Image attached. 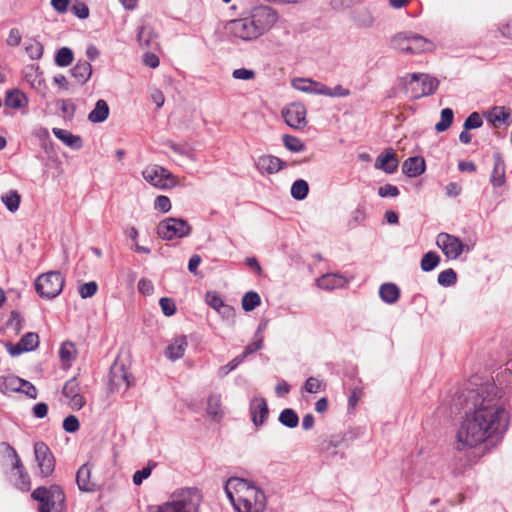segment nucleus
I'll return each mask as SVG.
<instances>
[{
	"instance_id": "obj_56",
	"label": "nucleus",
	"mask_w": 512,
	"mask_h": 512,
	"mask_svg": "<svg viewBox=\"0 0 512 512\" xmlns=\"http://www.w3.org/2000/svg\"><path fill=\"white\" fill-rule=\"evenodd\" d=\"M79 427L80 423L75 415H69L63 421V429L67 433H75L76 431H78Z\"/></svg>"
},
{
	"instance_id": "obj_2",
	"label": "nucleus",
	"mask_w": 512,
	"mask_h": 512,
	"mask_svg": "<svg viewBox=\"0 0 512 512\" xmlns=\"http://www.w3.org/2000/svg\"><path fill=\"white\" fill-rule=\"evenodd\" d=\"M277 12L269 6H257L246 17L230 20L226 32L243 41H252L269 31L277 22Z\"/></svg>"
},
{
	"instance_id": "obj_9",
	"label": "nucleus",
	"mask_w": 512,
	"mask_h": 512,
	"mask_svg": "<svg viewBox=\"0 0 512 512\" xmlns=\"http://www.w3.org/2000/svg\"><path fill=\"white\" fill-rule=\"evenodd\" d=\"M191 226L182 218L169 217L162 220L157 226V234L163 240L183 238L191 233Z\"/></svg>"
},
{
	"instance_id": "obj_12",
	"label": "nucleus",
	"mask_w": 512,
	"mask_h": 512,
	"mask_svg": "<svg viewBox=\"0 0 512 512\" xmlns=\"http://www.w3.org/2000/svg\"><path fill=\"white\" fill-rule=\"evenodd\" d=\"M131 374L126 370L123 363L115 361L109 372L110 391H126L131 386Z\"/></svg>"
},
{
	"instance_id": "obj_24",
	"label": "nucleus",
	"mask_w": 512,
	"mask_h": 512,
	"mask_svg": "<svg viewBox=\"0 0 512 512\" xmlns=\"http://www.w3.org/2000/svg\"><path fill=\"white\" fill-rule=\"evenodd\" d=\"M292 84L293 87L299 91L316 95H323V93L320 92V90L326 88L325 84L314 81L312 79L299 78L294 80Z\"/></svg>"
},
{
	"instance_id": "obj_29",
	"label": "nucleus",
	"mask_w": 512,
	"mask_h": 512,
	"mask_svg": "<svg viewBox=\"0 0 512 512\" xmlns=\"http://www.w3.org/2000/svg\"><path fill=\"white\" fill-rule=\"evenodd\" d=\"M109 116V106L103 99H99L95 103L94 109L89 113L88 120L91 123H102Z\"/></svg>"
},
{
	"instance_id": "obj_64",
	"label": "nucleus",
	"mask_w": 512,
	"mask_h": 512,
	"mask_svg": "<svg viewBox=\"0 0 512 512\" xmlns=\"http://www.w3.org/2000/svg\"><path fill=\"white\" fill-rule=\"evenodd\" d=\"M21 33L17 28H12L7 37L6 43L9 46L16 47L21 43Z\"/></svg>"
},
{
	"instance_id": "obj_32",
	"label": "nucleus",
	"mask_w": 512,
	"mask_h": 512,
	"mask_svg": "<svg viewBox=\"0 0 512 512\" xmlns=\"http://www.w3.org/2000/svg\"><path fill=\"white\" fill-rule=\"evenodd\" d=\"M156 34L148 26L140 27L137 33V40L142 47L151 48L156 44Z\"/></svg>"
},
{
	"instance_id": "obj_39",
	"label": "nucleus",
	"mask_w": 512,
	"mask_h": 512,
	"mask_svg": "<svg viewBox=\"0 0 512 512\" xmlns=\"http://www.w3.org/2000/svg\"><path fill=\"white\" fill-rule=\"evenodd\" d=\"M1 200L10 212H15L19 208L21 197L16 190H10L2 195Z\"/></svg>"
},
{
	"instance_id": "obj_15",
	"label": "nucleus",
	"mask_w": 512,
	"mask_h": 512,
	"mask_svg": "<svg viewBox=\"0 0 512 512\" xmlns=\"http://www.w3.org/2000/svg\"><path fill=\"white\" fill-rule=\"evenodd\" d=\"M62 393L70 399L69 405L74 410H80L86 403L84 397L80 394L79 383L75 377L65 383Z\"/></svg>"
},
{
	"instance_id": "obj_61",
	"label": "nucleus",
	"mask_w": 512,
	"mask_h": 512,
	"mask_svg": "<svg viewBox=\"0 0 512 512\" xmlns=\"http://www.w3.org/2000/svg\"><path fill=\"white\" fill-rule=\"evenodd\" d=\"M155 209L167 213L171 209V201L167 196L160 195L155 200Z\"/></svg>"
},
{
	"instance_id": "obj_33",
	"label": "nucleus",
	"mask_w": 512,
	"mask_h": 512,
	"mask_svg": "<svg viewBox=\"0 0 512 512\" xmlns=\"http://www.w3.org/2000/svg\"><path fill=\"white\" fill-rule=\"evenodd\" d=\"M21 378L15 375L1 376L0 377V391L5 392H18L21 387Z\"/></svg>"
},
{
	"instance_id": "obj_49",
	"label": "nucleus",
	"mask_w": 512,
	"mask_h": 512,
	"mask_svg": "<svg viewBox=\"0 0 512 512\" xmlns=\"http://www.w3.org/2000/svg\"><path fill=\"white\" fill-rule=\"evenodd\" d=\"M162 313L167 316L171 317L176 312V304L175 301L172 298L169 297H162L159 301Z\"/></svg>"
},
{
	"instance_id": "obj_45",
	"label": "nucleus",
	"mask_w": 512,
	"mask_h": 512,
	"mask_svg": "<svg viewBox=\"0 0 512 512\" xmlns=\"http://www.w3.org/2000/svg\"><path fill=\"white\" fill-rule=\"evenodd\" d=\"M76 355V349L72 342H64L59 350V356L63 362H71Z\"/></svg>"
},
{
	"instance_id": "obj_40",
	"label": "nucleus",
	"mask_w": 512,
	"mask_h": 512,
	"mask_svg": "<svg viewBox=\"0 0 512 512\" xmlns=\"http://www.w3.org/2000/svg\"><path fill=\"white\" fill-rule=\"evenodd\" d=\"M73 51L68 47L60 48L55 55V63L59 67H67L73 62Z\"/></svg>"
},
{
	"instance_id": "obj_6",
	"label": "nucleus",
	"mask_w": 512,
	"mask_h": 512,
	"mask_svg": "<svg viewBox=\"0 0 512 512\" xmlns=\"http://www.w3.org/2000/svg\"><path fill=\"white\" fill-rule=\"evenodd\" d=\"M31 497L39 502L38 512H61L65 508V493L59 485H51L49 488L40 486L32 492Z\"/></svg>"
},
{
	"instance_id": "obj_46",
	"label": "nucleus",
	"mask_w": 512,
	"mask_h": 512,
	"mask_svg": "<svg viewBox=\"0 0 512 512\" xmlns=\"http://www.w3.org/2000/svg\"><path fill=\"white\" fill-rule=\"evenodd\" d=\"M21 346L26 348V352L35 350L39 345L38 334L33 332L26 333L21 339Z\"/></svg>"
},
{
	"instance_id": "obj_60",
	"label": "nucleus",
	"mask_w": 512,
	"mask_h": 512,
	"mask_svg": "<svg viewBox=\"0 0 512 512\" xmlns=\"http://www.w3.org/2000/svg\"><path fill=\"white\" fill-rule=\"evenodd\" d=\"M2 445L5 446L6 450L10 452V456L13 459V468L16 469L17 471L25 469L16 450L10 444H8L6 442H3Z\"/></svg>"
},
{
	"instance_id": "obj_43",
	"label": "nucleus",
	"mask_w": 512,
	"mask_h": 512,
	"mask_svg": "<svg viewBox=\"0 0 512 512\" xmlns=\"http://www.w3.org/2000/svg\"><path fill=\"white\" fill-rule=\"evenodd\" d=\"M283 144L291 152L298 153L305 150V144L298 137L292 135H284Z\"/></svg>"
},
{
	"instance_id": "obj_51",
	"label": "nucleus",
	"mask_w": 512,
	"mask_h": 512,
	"mask_svg": "<svg viewBox=\"0 0 512 512\" xmlns=\"http://www.w3.org/2000/svg\"><path fill=\"white\" fill-rule=\"evenodd\" d=\"M205 301L212 309L217 311L225 302L215 291H209L205 295Z\"/></svg>"
},
{
	"instance_id": "obj_14",
	"label": "nucleus",
	"mask_w": 512,
	"mask_h": 512,
	"mask_svg": "<svg viewBox=\"0 0 512 512\" xmlns=\"http://www.w3.org/2000/svg\"><path fill=\"white\" fill-rule=\"evenodd\" d=\"M306 115V107L299 102L291 103L282 110L286 124L297 130L303 129L307 125Z\"/></svg>"
},
{
	"instance_id": "obj_28",
	"label": "nucleus",
	"mask_w": 512,
	"mask_h": 512,
	"mask_svg": "<svg viewBox=\"0 0 512 512\" xmlns=\"http://www.w3.org/2000/svg\"><path fill=\"white\" fill-rule=\"evenodd\" d=\"M381 300L387 304H394L400 298V289L394 283H384L379 288Z\"/></svg>"
},
{
	"instance_id": "obj_23",
	"label": "nucleus",
	"mask_w": 512,
	"mask_h": 512,
	"mask_svg": "<svg viewBox=\"0 0 512 512\" xmlns=\"http://www.w3.org/2000/svg\"><path fill=\"white\" fill-rule=\"evenodd\" d=\"M52 132L57 139L62 141L68 147L74 150H79L82 148L83 143L80 136L74 135L68 130L61 128H53Z\"/></svg>"
},
{
	"instance_id": "obj_38",
	"label": "nucleus",
	"mask_w": 512,
	"mask_h": 512,
	"mask_svg": "<svg viewBox=\"0 0 512 512\" xmlns=\"http://www.w3.org/2000/svg\"><path fill=\"white\" fill-rule=\"evenodd\" d=\"M309 192L308 183L303 179L296 180L291 186V196L296 200H303Z\"/></svg>"
},
{
	"instance_id": "obj_37",
	"label": "nucleus",
	"mask_w": 512,
	"mask_h": 512,
	"mask_svg": "<svg viewBox=\"0 0 512 512\" xmlns=\"http://www.w3.org/2000/svg\"><path fill=\"white\" fill-rule=\"evenodd\" d=\"M261 303L259 294L255 291H249L242 297V308L246 312H250L258 307Z\"/></svg>"
},
{
	"instance_id": "obj_44",
	"label": "nucleus",
	"mask_w": 512,
	"mask_h": 512,
	"mask_svg": "<svg viewBox=\"0 0 512 512\" xmlns=\"http://www.w3.org/2000/svg\"><path fill=\"white\" fill-rule=\"evenodd\" d=\"M438 284L443 287H449L451 285H454L457 281V274L456 272L449 268L439 273L438 275Z\"/></svg>"
},
{
	"instance_id": "obj_35",
	"label": "nucleus",
	"mask_w": 512,
	"mask_h": 512,
	"mask_svg": "<svg viewBox=\"0 0 512 512\" xmlns=\"http://www.w3.org/2000/svg\"><path fill=\"white\" fill-rule=\"evenodd\" d=\"M342 280V276L338 274H326L318 280V285L323 289L332 290L341 286Z\"/></svg>"
},
{
	"instance_id": "obj_1",
	"label": "nucleus",
	"mask_w": 512,
	"mask_h": 512,
	"mask_svg": "<svg viewBox=\"0 0 512 512\" xmlns=\"http://www.w3.org/2000/svg\"><path fill=\"white\" fill-rule=\"evenodd\" d=\"M509 426V415L500 404L494 385L481 386L474 398V410L466 413L456 434V449L474 448L501 437Z\"/></svg>"
},
{
	"instance_id": "obj_7",
	"label": "nucleus",
	"mask_w": 512,
	"mask_h": 512,
	"mask_svg": "<svg viewBox=\"0 0 512 512\" xmlns=\"http://www.w3.org/2000/svg\"><path fill=\"white\" fill-rule=\"evenodd\" d=\"M408 77L410 79L405 81V88L412 99L432 95L439 85L437 78L427 74L412 73Z\"/></svg>"
},
{
	"instance_id": "obj_21",
	"label": "nucleus",
	"mask_w": 512,
	"mask_h": 512,
	"mask_svg": "<svg viewBox=\"0 0 512 512\" xmlns=\"http://www.w3.org/2000/svg\"><path fill=\"white\" fill-rule=\"evenodd\" d=\"M425 171V160L422 157H409L403 162L402 172L408 177H418Z\"/></svg>"
},
{
	"instance_id": "obj_50",
	"label": "nucleus",
	"mask_w": 512,
	"mask_h": 512,
	"mask_svg": "<svg viewBox=\"0 0 512 512\" xmlns=\"http://www.w3.org/2000/svg\"><path fill=\"white\" fill-rule=\"evenodd\" d=\"M244 361V356H237L234 359H232L228 364L221 366L218 369V376L219 377H225L228 375L231 371L237 368V366Z\"/></svg>"
},
{
	"instance_id": "obj_19",
	"label": "nucleus",
	"mask_w": 512,
	"mask_h": 512,
	"mask_svg": "<svg viewBox=\"0 0 512 512\" xmlns=\"http://www.w3.org/2000/svg\"><path fill=\"white\" fill-rule=\"evenodd\" d=\"M494 166L490 176V183L493 187H502L506 183V167L500 153L493 155Z\"/></svg>"
},
{
	"instance_id": "obj_17",
	"label": "nucleus",
	"mask_w": 512,
	"mask_h": 512,
	"mask_svg": "<svg viewBox=\"0 0 512 512\" xmlns=\"http://www.w3.org/2000/svg\"><path fill=\"white\" fill-rule=\"evenodd\" d=\"M399 165L398 158L392 148H387L375 160L374 167L387 174H393Z\"/></svg>"
},
{
	"instance_id": "obj_55",
	"label": "nucleus",
	"mask_w": 512,
	"mask_h": 512,
	"mask_svg": "<svg viewBox=\"0 0 512 512\" xmlns=\"http://www.w3.org/2000/svg\"><path fill=\"white\" fill-rule=\"evenodd\" d=\"M71 10L79 19H86L89 17V8L84 2L76 1Z\"/></svg>"
},
{
	"instance_id": "obj_41",
	"label": "nucleus",
	"mask_w": 512,
	"mask_h": 512,
	"mask_svg": "<svg viewBox=\"0 0 512 512\" xmlns=\"http://www.w3.org/2000/svg\"><path fill=\"white\" fill-rule=\"evenodd\" d=\"M454 118V113L451 108H444L441 111V119L435 125V130L437 132L446 131L452 124Z\"/></svg>"
},
{
	"instance_id": "obj_54",
	"label": "nucleus",
	"mask_w": 512,
	"mask_h": 512,
	"mask_svg": "<svg viewBox=\"0 0 512 512\" xmlns=\"http://www.w3.org/2000/svg\"><path fill=\"white\" fill-rule=\"evenodd\" d=\"M97 289V283L95 281H90L79 287V294L83 299L90 298L95 295Z\"/></svg>"
},
{
	"instance_id": "obj_26",
	"label": "nucleus",
	"mask_w": 512,
	"mask_h": 512,
	"mask_svg": "<svg viewBox=\"0 0 512 512\" xmlns=\"http://www.w3.org/2000/svg\"><path fill=\"white\" fill-rule=\"evenodd\" d=\"M72 77L81 85L85 84L92 75V66L88 61H78L70 70Z\"/></svg>"
},
{
	"instance_id": "obj_59",
	"label": "nucleus",
	"mask_w": 512,
	"mask_h": 512,
	"mask_svg": "<svg viewBox=\"0 0 512 512\" xmlns=\"http://www.w3.org/2000/svg\"><path fill=\"white\" fill-rule=\"evenodd\" d=\"M18 472V481L16 482V486L22 491H28L30 489V477L25 469H22Z\"/></svg>"
},
{
	"instance_id": "obj_52",
	"label": "nucleus",
	"mask_w": 512,
	"mask_h": 512,
	"mask_svg": "<svg viewBox=\"0 0 512 512\" xmlns=\"http://www.w3.org/2000/svg\"><path fill=\"white\" fill-rule=\"evenodd\" d=\"M483 125V121L477 112L471 113L463 124L465 130L477 129Z\"/></svg>"
},
{
	"instance_id": "obj_34",
	"label": "nucleus",
	"mask_w": 512,
	"mask_h": 512,
	"mask_svg": "<svg viewBox=\"0 0 512 512\" xmlns=\"http://www.w3.org/2000/svg\"><path fill=\"white\" fill-rule=\"evenodd\" d=\"M279 422L287 428H295L299 424L297 413L291 408H285L279 415Z\"/></svg>"
},
{
	"instance_id": "obj_18",
	"label": "nucleus",
	"mask_w": 512,
	"mask_h": 512,
	"mask_svg": "<svg viewBox=\"0 0 512 512\" xmlns=\"http://www.w3.org/2000/svg\"><path fill=\"white\" fill-rule=\"evenodd\" d=\"M251 419L255 426H261L268 418L269 410L263 397H255L250 401Z\"/></svg>"
},
{
	"instance_id": "obj_62",
	"label": "nucleus",
	"mask_w": 512,
	"mask_h": 512,
	"mask_svg": "<svg viewBox=\"0 0 512 512\" xmlns=\"http://www.w3.org/2000/svg\"><path fill=\"white\" fill-rule=\"evenodd\" d=\"M232 76L239 80H251L255 78V72L250 69L239 68L233 71Z\"/></svg>"
},
{
	"instance_id": "obj_13",
	"label": "nucleus",
	"mask_w": 512,
	"mask_h": 512,
	"mask_svg": "<svg viewBox=\"0 0 512 512\" xmlns=\"http://www.w3.org/2000/svg\"><path fill=\"white\" fill-rule=\"evenodd\" d=\"M34 455L42 477L50 476L55 469V458L50 448L42 441L34 444Z\"/></svg>"
},
{
	"instance_id": "obj_47",
	"label": "nucleus",
	"mask_w": 512,
	"mask_h": 512,
	"mask_svg": "<svg viewBox=\"0 0 512 512\" xmlns=\"http://www.w3.org/2000/svg\"><path fill=\"white\" fill-rule=\"evenodd\" d=\"M7 326L11 328L15 333H20L24 327V319L17 311H12L7 321Z\"/></svg>"
},
{
	"instance_id": "obj_11",
	"label": "nucleus",
	"mask_w": 512,
	"mask_h": 512,
	"mask_svg": "<svg viewBox=\"0 0 512 512\" xmlns=\"http://www.w3.org/2000/svg\"><path fill=\"white\" fill-rule=\"evenodd\" d=\"M436 245L448 259H457L464 251L462 240L454 235L442 232L436 237Z\"/></svg>"
},
{
	"instance_id": "obj_22",
	"label": "nucleus",
	"mask_w": 512,
	"mask_h": 512,
	"mask_svg": "<svg viewBox=\"0 0 512 512\" xmlns=\"http://www.w3.org/2000/svg\"><path fill=\"white\" fill-rule=\"evenodd\" d=\"M91 468L88 464H83L76 473V483L83 492H92L95 490V484L90 480Z\"/></svg>"
},
{
	"instance_id": "obj_30",
	"label": "nucleus",
	"mask_w": 512,
	"mask_h": 512,
	"mask_svg": "<svg viewBox=\"0 0 512 512\" xmlns=\"http://www.w3.org/2000/svg\"><path fill=\"white\" fill-rule=\"evenodd\" d=\"M353 20L359 28H371L374 25L375 18L367 8H361L354 12Z\"/></svg>"
},
{
	"instance_id": "obj_4",
	"label": "nucleus",
	"mask_w": 512,
	"mask_h": 512,
	"mask_svg": "<svg viewBox=\"0 0 512 512\" xmlns=\"http://www.w3.org/2000/svg\"><path fill=\"white\" fill-rule=\"evenodd\" d=\"M390 44L394 50L406 54L430 52L435 48L432 41L412 31L394 34L390 39Z\"/></svg>"
},
{
	"instance_id": "obj_8",
	"label": "nucleus",
	"mask_w": 512,
	"mask_h": 512,
	"mask_svg": "<svg viewBox=\"0 0 512 512\" xmlns=\"http://www.w3.org/2000/svg\"><path fill=\"white\" fill-rule=\"evenodd\" d=\"M64 283V277L59 271H49L38 276L35 289L40 297L53 299L62 292Z\"/></svg>"
},
{
	"instance_id": "obj_25",
	"label": "nucleus",
	"mask_w": 512,
	"mask_h": 512,
	"mask_svg": "<svg viewBox=\"0 0 512 512\" xmlns=\"http://www.w3.org/2000/svg\"><path fill=\"white\" fill-rule=\"evenodd\" d=\"M4 103L7 107L18 110L27 107L28 98L22 91L13 89L7 91Z\"/></svg>"
},
{
	"instance_id": "obj_42",
	"label": "nucleus",
	"mask_w": 512,
	"mask_h": 512,
	"mask_svg": "<svg viewBox=\"0 0 512 512\" xmlns=\"http://www.w3.org/2000/svg\"><path fill=\"white\" fill-rule=\"evenodd\" d=\"M510 114L502 106L493 107L488 113V120L497 126V123L505 122L509 118Z\"/></svg>"
},
{
	"instance_id": "obj_57",
	"label": "nucleus",
	"mask_w": 512,
	"mask_h": 512,
	"mask_svg": "<svg viewBox=\"0 0 512 512\" xmlns=\"http://www.w3.org/2000/svg\"><path fill=\"white\" fill-rule=\"evenodd\" d=\"M18 392L27 395L31 399H36L38 396L36 387L31 382L24 379L21 380V387Z\"/></svg>"
},
{
	"instance_id": "obj_36",
	"label": "nucleus",
	"mask_w": 512,
	"mask_h": 512,
	"mask_svg": "<svg viewBox=\"0 0 512 512\" xmlns=\"http://www.w3.org/2000/svg\"><path fill=\"white\" fill-rule=\"evenodd\" d=\"M439 263L440 256L434 251H429L425 253L421 259V269L424 272H429L435 269Z\"/></svg>"
},
{
	"instance_id": "obj_20",
	"label": "nucleus",
	"mask_w": 512,
	"mask_h": 512,
	"mask_svg": "<svg viewBox=\"0 0 512 512\" xmlns=\"http://www.w3.org/2000/svg\"><path fill=\"white\" fill-rule=\"evenodd\" d=\"M344 442V436L340 434L331 435L325 439H323L320 443V451L323 453H327L329 456H339L340 458L344 457L343 453L338 452V447L342 445Z\"/></svg>"
},
{
	"instance_id": "obj_3",
	"label": "nucleus",
	"mask_w": 512,
	"mask_h": 512,
	"mask_svg": "<svg viewBox=\"0 0 512 512\" xmlns=\"http://www.w3.org/2000/svg\"><path fill=\"white\" fill-rule=\"evenodd\" d=\"M224 490L237 512H263L266 508L264 491L251 481L231 477L226 481Z\"/></svg>"
},
{
	"instance_id": "obj_5",
	"label": "nucleus",
	"mask_w": 512,
	"mask_h": 512,
	"mask_svg": "<svg viewBox=\"0 0 512 512\" xmlns=\"http://www.w3.org/2000/svg\"><path fill=\"white\" fill-rule=\"evenodd\" d=\"M201 494L197 488H184L172 495V500L158 507L157 512H197Z\"/></svg>"
},
{
	"instance_id": "obj_48",
	"label": "nucleus",
	"mask_w": 512,
	"mask_h": 512,
	"mask_svg": "<svg viewBox=\"0 0 512 512\" xmlns=\"http://www.w3.org/2000/svg\"><path fill=\"white\" fill-rule=\"evenodd\" d=\"M320 92L323 93V96L328 97H347L350 95V90L344 88L340 84L336 85L334 88L326 86V88H323L322 90H320Z\"/></svg>"
},
{
	"instance_id": "obj_10",
	"label": "nucleus",
	"mask_w": 512,
	"mask_h": 512,
	"mask_svg": "<svg viewBox=\"0 0 512 512\" xmlns=\"http://www.w3.org/2000/svg\"><path fill=\"white\" fill-rule=\"evenodd\" d=\"M143 178L151 185L166 189L175 184L172 174L162 166L151 165L142 171Z\"/></svg>"
},
{
	"instance_id": "obj_53",
	"label": "nucleus",
	"mask_w": 512,
	"mask_h": 512,
	"mask_svg": "<svg viewBox=\"0 0 512 512\" xmlns=\"http://www.w3.org/2000/svg\"><path fill=\"white\" fill-rule=\"evenodd\" d=\"M26 53L33 60L40 59L43 55V46L38 41H33L29 45L26 46Z\"/></svg>"
},
{
	"instance_id": "obj_16",
	"label": "nucleus",
	"mask_w": 512,
	"mask_h": 512,
	"mask_svg": "<svg viewBox=\"0 0 512 512\" xmlns=\"http://www.w3.org/2000/svg\"><path fill=\"white\" fill-rule=\"evenodd\" d=\"M254 164L261 174H275L287 166L286 162L274 155H262L255 160Z\"/></svg>"
},
{
	"instance_id": "obj_27",
	"label": "nucleus",
	"mask_w": 512,
	"mask_h": 512,
	"mask_svg": "<svg viewBox=\"0 0 512 512\" xmlns=\"http://www.w3.org/2000/svg\"><path fill=\"white\" fill-rule=\"evenodd\" d=\"M187 345L188 343L185 336L176 337L166 349L167 358L171 360L182 358L184 356Z\"/></svg>"
},
{
	"instance_id": "obj_63",
	"label": "nucleus",
	"mask_w": 512,
	"mask_h": 512,
	"mask_svg": "<svg viewBox=\"0 0 512 512\" xmlns=\"http://www.w3.org/2000/svg\"><path fill=\"white\" fill-rule=\"evenodd\" d=\"M321 389V382L315 377H309L305 381L304 390L307 393H318Z\"/></svg>"
},
{
	"instance_id": "obj_31",
	"label": "nucleus",
	"mask_w": 512,
	"mask_h": 512,
	"mask_svg": "<svg viewBox=\"0 0 512 512\" xmlns=\"http://www.w3.org/2000/svg\"><path fill=\"white\" fill-rule=\"evenodd\" d=\"M207 413L215 420H220L223 416L221 397L218 394H212L207 400Z\"/></svg>"
},
{
	"instance_id": "obj_58",
	"label": "nucleus",
	"mask_w": 512,
	"mask_h": 512,
	"mask_svg": "<svg viewBox=\"0 0 512 512\" xmlns=\"http://www.w3.org/2000/svg\"><path fill=\"white\" fill-rule=\"evenodd\" d=\"M399 193L398 187L392 184H385L378 189V195L382 198L397 197Z\"/></svg>"
}]
</instances>
